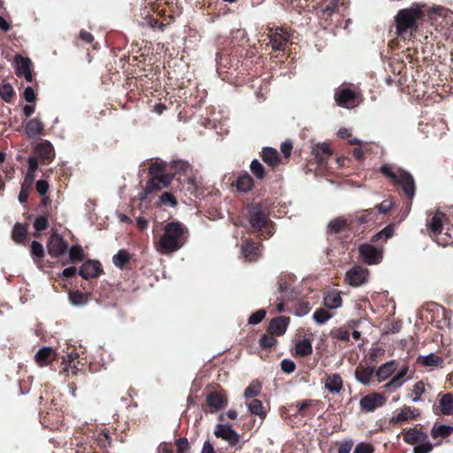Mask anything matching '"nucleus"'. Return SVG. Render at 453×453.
I'll return each mask as SVG.
<instances>
[{"label": "nucleus", "mask_w": 453, "mask_h": 453, "mask_svg": "<svg viewBox=\"0 0 453 453\" xmlns=\"http://www.w3.org/2000/svg\"><path fill=\"white\" fill-rule=\"evenodd\" d=\"M250 171L257 178L261 179V180L265 178L264 166L258 160L254 159L250 163Z\"/></svg>", "instance_id": "45"}, {"label": "nucleus", "mask_w": 453, "mask_h": 453, "mask_svg": "<svg viewBox=\"0 0 453 453\" xmlns=\"http://www.w3.org/2000/svg\"><path fill=\"white\" fill-rule=\"evenodd\" d=\"M311 149L319 164H323L326 157L332 154L331 149L326 142L316 143Z\"/></svg>", "instance_id": "26"}, {"label": "nucleus", "mask_w": 453, "mask_h": 453, "mask_svg": "<svg viewBox=\"0 0 453 453\" xmlns=\"http://www.w3.org/2000/svg\"><path fill=\"white\" fill-rule=\"evenodd\" d=\"M348 220L343 217H338L331 220L328 224V232L331 234H337L348 229Z\"/></svg>", "instance_id": "30"}, {"label": "nucleus", "mask_w": 453, "mask_h": 453, "mask_svg": "<svg viewBox=\"0 0 453 453\" xmlns=\"http://www.w3.org/2000/svg\"><path fill=\"white\" fill-rule=\"evenodd\" d=\"M265 314L266 312L265 310H258L250 316L249 323L251 325H257L260 323L265 317Z\"/></svg>", "instance_id": "48"}, {"label": "nucleus", "mask_w": 453, "mask_h": 453, "mask_svg": "<svg viewBox=\"0 0 453 453\" xmlns=\"http://www.w3.org/2000/svg\"><path fill=\"white\" fill-rule=\"evenodd\" d=\"M381 173L387 177L390 178L395 184L400 185L405 195L412 199L415 195V185L413 177L403 170H397L394 172L391 165H383L380 168Z\"/></svg>", "instance_id": "4"}, {"label": "nucleus", "mask_w": 453, "mask_h": 453, "mask_svg": "<svg viewBox=\"0 0 453 453\" xmlns=\"http://www.w3.org/2000/svg\"><path fill=\"white\" fill-rule=\"evenodd\" d=\"M296 353L301 357H306L312 353V346L309 340L299 341L296 344Z\"/></svg>", "instance_id": "34"}, {"label": "nucleus", "mask_w": 453, "mask_h": 453, "mask_svg": "<svg viewBox=\"0 0 453 453\" xmlns=\"http://www.w3.org/2000/svg\"><path fill=\"white\" fill-rule=\"evenodd\" d=\"M173 167L176 169V171L187 172L188 169L189 168V165L187 162L179 160V161L173 162Z\"/></svg>", "instance_id": "61"}, {"label": "nucleus", "mask_w": 453, "mask_h": 453, "mask_svg": "<svg viewBox=\"0 0 453 453\" xmlns=\"http://www.w3.org/2000/svg\"><path fill=\"white\" fill-rule=\"evenodd\" d=\"M357 94L349 88H339L334 92L336 104L344 108H354L357 106Z\"/></svg>", "instance_id": "6"}, {"label": "nucleus", "mask_w": 453, "mask_h": 453, "mask_svg": "<svg viewBox=\"0 0 453 453\" xmlns=\"http://www.w3.org/2000/svg\"><path fill=\"white\" fill-rule=\"evenodd\" d=\"M129 253L125 250H120L112 257V263L115 266L123 268V266L129 261Z\"/></svg>", "instance_id": "37"}, {"label": "nucleus", "mask_w": 453, "mask_h": 453, "mask_svg": "<svg viewBox=\"0 0 453 453\" xmlns=\"http://www.w3.org/2000/svg\"><path fill=\"white\" fill-rule=\"evenodd\" d=\"M184 185H186V189L190 194H195L197 188L196 180L195 177H188L186 180H184Z\"/></svg>", "instance_id": "55"}, {"label": "nucleus", "mask_w": 453, "mask_h": 453, "mask_svg": "<svg viewBox=\"0 0 453 453\" xmlns=\"http://www.w3.org/2000/svg\"><path fill=\"white\" fill-rule=\"evenodd\" d=\"M43 124L39 118L28 120L25 126V132L29 138H35L42 134Z\"/></svg>", "instance_id": "20"}, {"label": "nucleus", "mask_w": 453, "mask_h": 453, "mask_svg": "<svg viewBox=\"0 0 453 453\" xmlns=\"http://www.w3.org/2000/svg\"><path fill=\"white\" fill-rule=\"evenodd\" d=\"M385 397L379 393L369 394L360 400V407L366 412H372L377 408L381 407L385 404Z\"/></svg>", "instance_id": "9"}, {"label": "nucleus", "mask_w": 453, "mask_h": 453, "mask_svg": "<svg viewBox=\"0 0 453 453\" xmlns=\"http://www.w3.org/2000/svg\"><path fill=\"white\" fill-rule=\"evenodd\" d=\"M440 408L441 411L444 415H451L453 414V395L452 394H445L440 400Z\"/></svg>", "instance_id": "32"}, {"label": "nucleus", "mask_w": 453, "mask_h": 453, "mask_svg": "<svg viewBox=\"0 0 453 453\" xmlns=\"http://www.w3.org/2000/svg\"><path fill=\"white\" fill-rule=\"evenodd\" d=\"M31 253L33 256L41 258L43 257L44 250L42 245L37 241H33L31 244Z\"/></svg>", "instance_id": "50"}, {"label": "nucleus", "mask_w": 453, "mask_h": 453, "mask_svg": "<svg viewBox=\"0 0 453 453\" xmlns=\"http://www.w3.org/2000/svg\"><path fill=\"white\" fill-rule=\"evenodd\" d=\"M353 441L351 439L344 440L338 449V453H349L353 447Z\"/></svg>", "instance_id": "56"}, {"label": "nucleus", "mask_w": 453, "mask_h": 453, "mask_svg": "<svg viewBox=\"0 0 453 453\" xmlns=\"http://www.w3.org/2000/svg\"><path fill=\"white\" fill-rule=\"evenodd\" d=\"M292 149L293 144L291 142H284L280 145V150L286 157H288L290 156Z\"/></svg>", "instance_id": "60"}, {"label": "nucleus", "mask_w": 453, "mask_h": 453, "mask_svg": "<svg viewBox=\"0 0 453 453\" xmlns=\"http://www.w3.org/2000/svg\"><path fill=\"white\" fill-rule=\"evenodd\" d=\"M332 315L324 309H319L313 313V319L317 324L326 323Z\"/></svg>", "instance_id": "44"}, {"label": "nucleus", "mask_w": 453, "mask_h": 453, "mask_svg": "<svg viewBox=\"0 0 453 453\" xmlns=\"http://www.w3.org/2000/svg\"><path fill=\"white\" fill-rule=\"evenodd\" d=\"M262 386L257 380H253L245 389L243 396L245 398L254 397L260 394Z\"/></svg>", "instance_id": "39"}, {"label": "nucleus", "mask_w": 453, "mask_h": 453, "mask_svg": "<svg viewBox=\"0 0 453 453\" xmlns=\"http://www.w3.org/2000/svg\"><path fill=\"white\" fill-rule=\"evenodd\" d=\"M262 158L272 167L277 166L280 161L278 151L273 148H265L262 151Z\"/></svg>", "instance_id": "27"}, {"label": "nucleus", "mask_w": 453, "mask_h": 453, "mask_svg": "<svg viewBox=\"0 0 453 453\" xmlns=\"http://www.w3.org/2000/svg\"><path fill=\"white\" fill-rule=\"evenodd\" d=\"M69 256H70V261L73 263L77 262V261H81L85 257L83 249L80 245L73 246L69 251Z\"/></svg>", "instance_id": "43"}, {"label": "nucleus", "mask_w": 453, "mask_h": 453, "mask_svg": "<svg viewBox=\"0 0 453 453\" xmlns=\"http://www.w3.org/2000/svg\"><path fill=\"white\" fill-rule=\"evenodd\" d=\"M288 325V319L280 316L271 320L269 329L273 334L282 335L285 334Z\"/></svg>", "instance_id": "24"}, {"label": "nucleus", "mask_w": 453, "mask_h": 453, "mask_svg": "<svg viewBox=\"0 0 453 453\" xmlns=\"http://www.w3.org/2000/svg\"><path fill=\"white\" fill-rule=\"evenodd\" d=\"M247 407L252 414L258 416L262 419L265 418L266 412L261 401L254 399L250 403H247Z\"/></svg>", "instance_id": "35"}, {"label": "nucleus", "mask_w": 453, "mask_h": 453, "mask_svg": "<svg viewBox=\"0 0 453 453\" xmlns=\"http://www.w3.org/2000/svg\"><path fill=\"white\" fill-rule=\"evenodd\" d=\"M359 252L362 258L369 265L378 264L382 257L381 250L369 243L361 245Z\"/></svg>", "instance_id": "11"}, {"label": "nucleus", "mask_w": 453, "mask_h": 453, "mask_svg": "<svg viewBox=\"0 0 453 453\" xmlns=\"http://www.w3.org/2000/svg\"><path fill=\"white\" fill-rule=\"evenodd\" d=\"M14 61L16 74L18 76H23L27 81L31 82L33 75L30 69V59L21 56H16Z\"/></svg>", "instance_id": "16"}, {"label": "nucleus", "mask_w": 453, "mask_h": 453, "mask_svg": "<svg viewBox=\"0 0 453 453\" xmlns=\"http://www.w3.org/2000/svg\"><path fill=\"white\" fill-rule=\"evenodd\" d=\"M433 449V445L428 440V435L424 438V441H419L413 449V453H430Z\"/></svg>", "instance_id": "42"}, {"label": "nucleus", "mask_w": 453, "mask_h": 453, "mask_svg": "<svg viewBox=\"0 0 453 453\" xmlns=\"http://www.w3.org/2000/svg\"><path fill=\"white\" fill-rule=\"evenodd\" d=\"M102 272L103 269L98 261L88 260L82 264L79 273L83 279L88 280L90 278L97 277L102 273Z\"/></svg>", "instance_id": "15"}, {"label": "nucleus", "mask_w": 453, "mask_h": 453, "mask_svg": "<svg viewBox=\"0 0 453 453\" xmlns=\"http://www.w3.org/2000/svg\"><path fill=\"white\" fill-rule=\"evenodd\" d=\"M268 38L274 50H283L289 40V35L282 27H271L269 29Z\"/></svg>", "instance_id": "5"}, {"label": "nucleus", "mask_w": 453, "mask_h": 453, "mask_svg": "<svg viewBox=\"0 0 453 453\" xmlns=\"http://www.w3.org/2000/svg\"><path fill=\"white\" fill-rule=\"evenodd\" d=\"M373 373V366L358 365L355 371V378L359 383L368 385Z\"/></svg>", "instance_id": "21"}, {"label": "nucleus", "mask_w": 453, "mask_h": 453, "mask_svg": "<svg viewBox=\"0 0 453 453\" xmlns=\"http://www.w3.org/2000/svg\"><path fill=\"white\" fill-rule=\"evenodd\" d=\"M27 235V228L23 225L17 224L15 225L13 231H12V238L13 240L18 242L21 243Z\"/></svg>", "instance_id": "41"}, {"label": "nucleus", "mask_w": 453, "mask_h": 453, "mask_svg": "<svg viewBox=\"0 0 453 453\" xmlns=\"http://www.w3.org/2000/svg\"><path fill=\"white\" fill-rule=\"evenodd\" d=\"M66 250L67 244L64 241L63 237L58 234L56 232L52 233L48 243V250L50 255L57 257L65 253Z\"/></svg>", "instance_id": "13"}, {"label": "nucleus", "mask_w": 453, "mask_h": 453, "mask_svg": "<svg viewBox=\"0 0 453 453\" xmlns=\"http://www.w3.org/2000/svg\"><path fill=\"white\" fill-rule=\"evenodd\" d=\"M177 453H187L189 449V443L187 438H180L176 441Z\"/></svg>", "instance_id": "52"}, {"label": "nucleus", "mask_w": 453, "mask_h": 453, "mask_svg": "<svg viewBox=\"0 0 453 453\" xmlns=\"http://www.w3.org/2000/svg\"><path fill=\"white\" fill-rule=\"evenodd\" d=\"M324 304L329 309H336L342 304V298L337 290L329 291L324 297Z\"/></svg>", "instance_id": "28"}, {"label": "nucleus", "mask_w": 453, "mask_h": 453, "mask_svg": "<svg viewBox=\"0 0 453 453\" xmlns=\"http://www.w3.org/2000/svg\"><path fill=\"white\" fill-rule=\"evenodd\" d=\"M31 189V187L28 185L27 186L26 183H23L21 186V189L19 195V200L20 203H25L29 196V191Z\"/></svg>", "instance_id": "57"}, {"label": "nucleus", "mask_w": 453, "mask_h": 453, "mask_svg": "<svg viewBox=\"0 0 453 453\" xmlns=\"http://www.w3.org/2000/svg\"><path fill=\"white\" fill-rule=\"evenodd\" d=\"M49 222L47 218L40 216L35 219L34 226L36 231H42L48 227Z\"/></svg>", "instance_id": "53"}, {"label": "nucleus", "mask_w": 453, "mask_h": 453, "mask_svg": "<svg viewBox=\"0 0 453 453\" xmlns=\"http://www.w3.org/2000/svg\"><path fill=\"white\" fill-rule=\"evenodd\" d=\"M260 346L270 349L276 344V339L272 335H263L259 340Z\"/></svg>", "instance_id": "49"}, {"label": "nucleus", "mask_w": 453, "mask_h": 453, "mask_svg": "<svg viewBox=\"0 0 453 453\" xmlns=\"http://www.w3.org/2000/svg\"><path fill=\"white\" fill-rule=\"evenodd\" d=\"M325 388L332 394H339L342 389V377L337 373L327 376L325 381Z\"/></svg>", "instance_id": "23"}, {"label": "nucleus", "mask_w": 453, "mask_h": 453, "mask_svg": "<svg viewBox=\"0 0 453 453\" xmlns=\"http://www.w3.org/2000/svg\"><path fill=\"white\" fill-rule=\"evenodd\" d=\"M280 366L282 371L286 373H291L296 369V364L289 359H283L280 363Z\"/></svg>", "instance_id": "54"}, {"label": "nucleus", "mask_w": 453, "mask_h": 453, "mask_svg": "<svg viewBox=\"0 0 453 453\" xmlns=\"http://www.w3.org/2000/svg\"><path fill=\"white\" fill-rule=\"evenodd\" d=\"M257 247L253 242H247L243 248L242 251L246 258L249 260H256L258 257L257 255Z\"/></svg>", "instance_id": "40"}, {"label": "nucleus", "mask_w": 453, "mask_h": 453, "mask_svg": "<svg viewBox=\"0 0 453 453\" xmlns=\"http://www.w3.org/2000/svg\"><path fill=\"white\" fill-rule=\"evenodd\" d=\"M69 300L73 305H83L88 301V295L81 291H73L69 294Z\"/></svg>", "instance_id": "38"}, {"label": "nucleus", "mask_w": 453, "mask_h": 453, "mask_svg": "<svg viewBox=\"0 0 453 453\" xmlns=\"http://www.w3.org/2000/svg\"><path fill=\"white\" fill-rule=\"evenodd\" d=\"M214 434L216 437L227 441L231 446L236 445L240 439V435L228 425H217Z\"/></svg>", "instance_id": "10"}, {"label": "nucleus", "mask_w": 453, "mask_h": 453, "mask_svg": "<svg viewBox=\"0 0 453 453\" xmlns=\"http://www.w3.org/2000/svg\"><path fill=\"white\" fill-rule=\"evenodd\" d=\"M425 392V384L423 381H418L414 384L413 389H412V395L414 397L412 398V401L414 403L418 402L420 399V396Z\"/></svg>", "instance_id": "47"}, {"label": "nucleus", "mask_w": 453, "mask_h": 453, "mask_svg": "<svg viewBox=\"0 0 453 453\" xmlns=\"http://www.w3.org/2000/svg\"><path fill=\"white\" fill-rule=\"evenodd\" d=\"M426 434L417 428H410L403 434L404 441L411 445H417L419 441L426 438Z\"/></svg>", "instance_id": "25"}, {"label": "nucleus", "mask_w": 453, "mask_h": 453, "mask_svg": "<svg viewBox=\"0 0 453 453\" xmlns=\"http://www.w3.org/2000/svg\"><path fill=\"white\" fill-rule=\"evenodd\" d=\"M250 224L256 231H262L267 226L268 218L261 211L258 204L252 205L250 208Z\"/></svg>", "instance_id": "7"}, {"label": "nucleus", "mask_w": 453, "mask_h": 453, "mask_svg": "<svg viewBox=\"0 0 453 453\" xmlns=\"http://www.w3.org/2000/svg\"><path fill=\"white\" fill-rule=\"evenodd\" d=\"M410 368L407 365H403L398 372L386 383L383 388L390 392H395L396 389L400 388L405 381L410 380V378L407 377Z\"/></svg>", "instance_id": "12"}, {"label": "nucleus", "mask_w": 453, "mask_h": 453, "mask_svg": "<svg viewBox=\"0 0 453 453\" xmlns=\"http://www.w3.org/2000/svg\"><path fill=\"white\" fill-rule=\"evenodd\" d=\"M397 369V362L390 360L381 365L376 371V376L379 381H384L388 379Z\"/></svg>", "instance_id": "18"}, {"label": "nucleus", "mask_w": 453, "mask_h": 453, "mask_svg": "<svg viewBox=\"0 0 453 453\" xmlns=\"http://www.w3.org/2000/svg\"><path fill=\"white\" fill-rule=\"evenodd\" d=\"M52 353V349L49 347H44L40 349L35 358L37 364L41 366L47 365L49 364V358Z\"/></svg>", "instance_id": "36"}, {"label": "nucleus", "mask_w": 453, "mask_h": 453, "mask_svg": "<svg viewBox=\"0 0 453 453\" xmlns=\"http://www.w3.org/2000/svg\"><path fill=\"white\" fill-rule=\"evenodd\" d=\"M36 153L44 163H50L55 156L53 145L48 141H43L37 145Z\"/></svg>", "instance_id": "17"}, {"label": "nucleus", "mask_w": 453, "mask_h": 453, "mask_svg": "<svg viewBox=\"0 0 453 453\" xmlns=\"http://www.w3.org/2000/svg\"><path fill=\"white\" fill-rule=\"evenodd\" d=\"M24 97L27 102H33L35 99V94L31 87H27L24 91Z\"/></svg>", "instance_id": "62"}, {"label": "nucleus", "mask_w": 453, "mask_h": 453, "mask_svg": "<svg viewBox=\"0 0 453 453\" xmlns=\"http://www.w3.org/2000/svg\"><path fill=\"white\" fill-rule=\"evenodd\" d=\"M188 233L187 226L180 222L167 223L163 228V234L154 242L155 250L162 255L178 251L184 246Z\"/></svg>", "instance_id": "1"}, {"label": "nucleus", "mask_w": 453, "mask_h": 453, "mask_svg": "<svg viewBox=\"0 0 453 453\" xmlns=\"http://www.w3.org/2000/svg\"><path fill=\"white\" fill-rule=\"evenodd\" d=\"M418 363H419L425 366H438L443 363V360L438 355L431 353L426 356L418 357Z\"/></svg>", "instance_id": "31"}, {"label": "nucleus", "mask_w": 453, "mask_h": 453, "mask_svg": "<svg viewBox=\"0 0 453 453\" xmlns=\"http://www.w3.org/2000/svg\"><path fill=\"white\" fill-rule=\"evenodd\" d=\"M373 448L370 444L359 443L356 446L353 453H372Z\"/></svg>", "instance_id": "58"}, {"label": "nucleus", "mask_w": 453, "mask_h": 453, "mask_svg": "<svg viewBox=\"0 0 453 453\" xmlns=\"http://www.w3.org/2000/svg\"><path fill=\"white\" fill-rule=\"evenodd\" d=\"M206 402L214 411H218L227 404L226 398L217 392L209 394L207 395Z\"/></svg>", "instance_id": "22"}, {"label": "nucleus", "mask_w": 453, "mask_h": 453, "mask_svg": "<svg viewBox=\"0 0 453 453\" xmlns=\"http://www.w3.org/2000/svg\"><path fill=\"white\" fill-rule=\"evenodd\" d=\"M368 275L369 273L367 269L359 265H355L347 272L346 280L353 287H359L367 281Z\"/></svg>", "instance_id": "8"}, {"label": "nucleus", "mask_w": 453, "mask_h": 453, "mask_svg": "<svg viewBox=\"0 0 453 453\" xmlns=\"http://www.w3.org/2000/svg\"><path fill=\"white\" fill-rule=\"evenodd\" d=\"M453 433V426L446 425H434L431 430L433 438H447Z\"/></svg>", "instance_id": "33"}, {"label": "nucleus", "mask_w": 453, "mask_h": 453, "mask_svg": "<svg viewBox=\"0 0 453 453\" xmlns=\"http://www.w3.org/2000/svg\"><path fill=\"white\" fill-rule=\"evenodd\" d=\"M254 186L253 179L247 173L241 175L236 180V188L243 193H247L252 189Z\"/></svg>", "instance_id": "29"}, {"label": "nucleus", "mask_w": 453, "mask_h": 453, "mask_svg": "<svg viewBox=\"0 0 453 453\" xmlns=\"http://www.w3.org/2000/svg\"><path fill=\"white\" fill-rule=\"evenodd\" d=\"M14 91L10 84L0 85V96L5 102H10L13 97Z\"/></svg>", "instance_id": "46"}, {"label": "nucleus", "mask_w": 453, "mask_h": 453, "mask_svg": "<svg viewBox=\"0 0 453 453\" xmlns=\"http://www.w3.org/2000/svg\"><path fill=\"white\" fill-rule=\"evenodd\" d=\"M174 178L173 173L161 174L155 176L147 182V192H155L168 187Z\"/></svg>", "instance_id": "14"}, {"label": "nucleus", "mask_w": 453, "mask_h": 453, "mask_svg": "<svg viewBox=\"0 0 453 453\" xmlns=\"http://www.w3.org/2000/svg\"><path fill=\"white\" fill-rule=\"evenodd\" d=\"M429 236L442 246L453 243V224L441 211H436L426 224Z\"/></svg>", "instance_id": "2"}, {"label": "nucleus", "mask_w": 453, "mask_h": 453, "mask_svg": "<svg viewBox=\"0 0 453 453\" xmlns=\"http://www.w3.org/2000/svg\"><path fill=\"white\" fill-rule=\"evenodd\" d=\"M380 234L383 235V240L386 241L393 236L394 230L390 226H388L380 231Z\"/></svg>", "instance_id": "63"}, {"label": "nucleus", "mask_w": 453, "mask_h": 453, "mask_svg": "<svg viewBox=\"0 0 453 453\" xmlns=\"http://www.w3.org/2000/svg\"><path fill=\"white\" fill-rule=\"evenodd\" d=\"M418 415V412L416 409L405 405L396 411L395 415L392 418L391 421L394 423H401L408 419L414 418Z\"/></svg>", "instance_id": "19"}, {"label": "nucleus", "mask_w": 453, "mask_h": 453, "mask_svg": "<svg viewBox=\"0 0 453 453\" xmlns=\"http://www.w3.org/2000/svg\"><path fill=\"white\" fill-rule=\"evenodd\" d=\"M80 38L88 43L92 42L94 40V36L89 32H87L85 30L81 31Z\"/></svg>", "instance_id": "64"}, {"label": "nucleus", "mask_w": 453, "mask_h": 453, "mask_svg": "<svg viewBox=\"0 0 453 453\" xmlns=\"http://www.w3.org/2000/svg\"><path fill=\"white\" fill-rule=\"evenodd\" d=\"M160 202L163 204H169L172 207H175L177 205V200L171 193H168V192H165L161 195Z\"/></svg>", "instance_id": "51"}, {"label": "nucleus", "mask_w": 453, "mask_h": 453, "mask_svg": "<svg viewBox=\"0 0 453 453\" xmlns=\"http://www.w3.org/2000/svg\"><path fill=\"white\" fill-rule=\"evenodd\" d=\"M421 5L412 4L410 8L403 9L395 16L396 30L399 35L408 30H415L417 22L424 17Z\"/></svg>", "instance_id": "3"}, {"label": "nucleus", "mask_w": 453, "mask_h": 453, "mask_svg": "<svg viewBox=\"0 0 453 453\" xmlns=\"http://www.w3.org/2000/svg\"><path fill=\"white\" fill-rule=\"evenodd\" d=\"M49 189V184L46 180H40L36 182V190L40 195H45Z\"/></svg>", "instance_id": "59"}]
</instances>
